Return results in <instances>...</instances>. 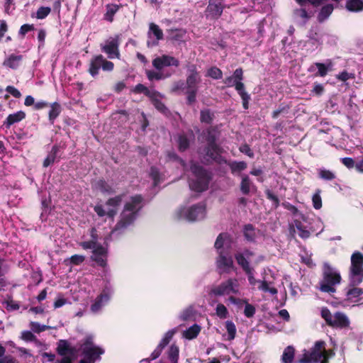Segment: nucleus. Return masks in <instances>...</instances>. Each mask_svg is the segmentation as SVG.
<instances>
[{
	"mask_svg": "<svg viewBox=\"0 0 363 363\" xmlns=\"http://www.w3.org/2000/svg\"><path fill=\"white\" fill-rule=\"evenodd\" d=\"M152 65L155 69L160 70L165 67H178L179 65V62L174 57L163 55L154 59L152 61Z\"/></svg>",
	"mask_w": 363,
	"mask_h": 363,
	"instance_id": "nucleus-22",
	"label": "nucleus"
},
{
	"mask_svg": "<svg viewBox=\"0 0 363 363\" xmlns=\"http://www.w3.org/2000/svg\"><path fill=\"white\" fill-rule=\"evenodd\" d=\"M245 238L249 240H252L255 237L254 228L252 225H247L245 227L244 230Z\"/></svg>",
	"mask_w": 363,
	"mask_h": 363,
	"instance_id": "nucleus-57",
	"label": "nucleus"
},
{
	"mask_svg": "<svg viewBox=\"0 0 363 363\" xmlns=\"http://www.w3.org/2000/svg\"><path fill=\"white\" fill-rule=\"evenodd\" d=\"M191 171L192 175L189 182L190 189L196 192L206 191L211 179L209 174L201 167L195 164H191Z\"/></svg>",
	"mask_w": 363,
	"mask_h": 363,
	"instance_id": "nucleus-4",
	"label": "nucleus"
},
{
	"mask_svg": "<svg viewBox=\"0 0 363 363\" xmlns=\"http://www.w3.org/2000/svg\"><path fill=\"white\" fill-rule=\"evenodd\" d=\"M254 189L255 186L251 182L249 177L247 175H242L240 184V190L242 193L244 194H247Z\"/></svg>",
	"mask_w": 363,
	"mask_h": 363,
	"instance_id": "nucleus-32",
	"label": "nucleus"
},
{
	"mask_svg": "<svg viewBox=\"0 0 363 363\" xmlns=\"http://www.w3.org/2000/svg\"><path fill=\"white\" fill-rule=\"evenodd\" d=\"M294 357V348L291 346H288L283 352L281 356L282 363H292Z\"/></svg>",
	"mask_w": 363,
	"mask_h": 363,
	"instance_id": "nucleus-35",
	"label": "nucleus"
},
{
	"mask_svg": "<svg viewBox=\"0 0 363 363\" xmlns=\"http://www.w3.org/2000/svg\"><path fill=\"white\" fill-rule=\"evenodd\" d=\"M119 39L118 36L109 38L104 44L101 45V50L105 52L110 59L120 58V52L118 49Z\"/></svg>",
	"mask_w": 363,
	"mask_h": 363,
	"instance_id": "nucleus-15",
	"label": "nucleus"
},
{
	"mask_svg": "<svg viewBox=\"0 0 363 363\" xmlns=\"http://www.w3.org/2000/svg\"><path fill=\"white\" fill-rule=\"evenodd\" d=\"M334 9V7L333 6V4H327L325 6H324L319 14H318V21L322 22L323 21H325V19H327L330 15L332 13Z\"/></svg>",
	"mask_w": 363,
	"mask_h": 363,
	"instance_id": "nucleus-36",
	"label": "nucleus"
},
{
	"mask_svg": "<svg viewBox=\"0 0 363 363\" xmlns=\"http://www.w3.org/2000/svg\"><path fill=\"white\" fill-rule=\"evenodd\" d=\"M223 9L222 0H209L205 11L206 16L211 19L218 18L221 16Z\"/></svg>",
	"mask_w": 363,
	"mask_h": 363,
	"instance_id": "nucleus-20",
	"label": "nucleus"
},
{
	"mask_svg": "<svg viewBox=\"0 0 363 363\" xmlns=\"http://www.w3.org/2000/svg\"><path fill=\"white\" fill-rule=\"evenodd\" d=\"M230 167L233 173L240 172L247 167V163L245 162H233L230 164Z\"/></svg>",
	"mask_w": 363,
	"mask_h": 363,
	"instance_id": "nucleus-46",
	"label": "nucleus"
},
{
	"mask_svg": "<svg viewBox=\"0 0 363 363\" xmlns=\"http://www.w3.org/2000/svg\"><path fill=\"white\" fill-rule=\"evenodd\" d=\"M321 316L329 325L333 327L342 328L347 327L350 324V320L345 314L337 312L333 315L326 308H322Z\"/></svg>",
	"mask_w": 363,
	"mask_h": 363,
	"instance_id": "nucleus-12",
	"label": "nucleus"
},
{
	"mask_svg": "<svg viewBox=\"0 0 363 363\" xmlns=\"http://www.w3.org/2000/svg\"><path fill=\"white\" fill-rule=\"evenodd\" d=\"M51 9L50 7H40L37 12L35 17L38 19H43L45 18L48 14L50 13Z\"/></svg>",
	"mask_w": 363,
	"mask_h": 363,
	"instance_id": "nucleus-51",
	"label": "nucleus"
},
{
	"mask_svg": "<svg viewBox=\"0 0 363 363\" xmlns=\"http://www.w3.org/2000/svg\"><path fill=\"white\" fill-rule=\"evenodd\" d=\"M231 242V238L228 234L220 233L218 236L214 245L217 253L229 252Z\"/></svg>",
	"mask_w": 363,
	"mask_h": 363,
	"instance_id": "nucleus-23",
	"label": "nucleus"
},
{
	"mask_svg": "<svg viewBox=\"0 0 363 363\" xmlns=\"http://www.w3.org/2000/svg\"><path fill=\"white\" fill-rule=\"evenodd\" d=\"M243 79V72L240 68L236 69L233 76L228 77L225 79L224 83L228 86H235L238 92L244 90V84L242 82Z\"/></svg>",
	"mask_w": 363,
	"mask_h": 363,
	"instance_id": "nucleus-21",
	"label": "nucleus"
},
{
	"mask_svg": "<svg viewBox=\"0 0 363 363\" xmlns=\"http://www.w3.org/2000/svg\"><path fill=\"white\" fill-rule=\"evenodd\" d=\"M85 259L84 256L79 255H72L69 258L70 263L74 265H78L82 263Z\"/></svg>",
	"mask_w": 363,
	"mask_h": 363,
	"instance_id": "nucleus-60",
	"label": "nucleus"
},
{
	"mask_svg": "<svg viewBox=\"0 0 363 363\" xmlns=\"http://www.w3.org/2000/svg\"><path fill=\"white\" fill-rule=\"evenodd\" d=\"M341 281L340 273L328 263L323 265V279L320 281V290L326 293H334L335 286Z\"/></svg>",
	"mask_w": 363,
	"mask_h": 363,
	"instance_id": "nucleus-6",
	"label": "nucleus"
},
{
	"mask_svg": "<svg viewBox=\"0 0 363 363\" xmlns=\"http://www.w3.org/2000/svg\"><path fill=\"white\" fill-rule=\"evenodd\" d=\"M57 352L61 356L75 355L74 349L71 347L65 340H61L57 347Z\"/></svg>",
	"mask_w": 363,
	"mask_h": 363,
	"instance_id": "nucleus-30",
	"label": "nucleus"
},
{
	"mask_svg": "<svg viewBox=\"0 0 363 363\" xmlns=\"http://www.w3.org/2000/svg\"><path fill=\"white\" fill-rule=\"evenodd\" d=\"M346 8L347 10L358 12L363 10V0H347Z\"/></svg>",
	"mask_w": 363,
	"mask_h": 363,
	"instance_id": "nucleus-34",
	"label": "nucleus"
},
{
	"mask_svg": "<svg viewBox=\"0 0 363 363\" xmlns=\"http://www.w3.org/2000/svg\"><path fill=\"white\" fill-rule=\"evenodd\" d=\"M213 118V114L208 110H203L201 111V121L204 123H209Z\"/></svg>",
	"mask_w": 363,
	"mask_h": 363,
	"instance_id": "nucleus-55",
	"label": "nucleus"
},
{
	"mask_svg": "<svg viewBox=\"0 0 363 363\" xmlns=\"http://www.w3.org/2000/svg\"><path fill=\"white\" fill-rule=\"evenodd\" d=\"M133 91L135 93H144L146 96H147L150 98H153L156 94V92L155 91L148 89L146 86L141 84H139L137 86H135L133 89Z\"/></svg>",
	"mask_w": 363,
	"mask_h": 363,
	"instance_id": "nucleus-44",
	"label": "nucleus"
},
{
	"mask_svg": "<svg viewBox=\"0 0 363 363\" xmlns=\"http://www.w3.org/2000/svg\"><path fill=\"white\" fill-rule=\"evenodd\" d=\"M239 94L242 100V106L245 109L248 108V103L250 99V95L245 91V89L240 92H239Z\"/></svg>",
	"mask_w": 363,
	"mask_h": 363,
	"instance_id": "nucleus-58",
	"label": "nucleus"
},
{
	"mask_svg": "<svg viewBox=\"0 0 363 363\" xmlns=\"http://www.w3.org/2000/svg\"><path fill=\"white\" fill-rule=\"evenodd\" d=\"M58 152V147L54 146L50 152L48 154L47 157L45 159L43 162V166L45 167H48L51 164H52L56 158L57 153Z\"/></svg>",
	"mask_w": 363,
	"mask_h": 363,
	"instance_id": "nucleus-43",
	"label": "nucleus"
},
{
	"mask_svg": "<svg viewBox=\"0 0 363 363\" xmlns=\"http://www.w3.org/2000/svg\"><path fill=\"white\" fill-rule=\"evenodd\" d=\"M216 134L217 133L214 130H208V135L206 136L208 140V147L205 150L206 155L204 156V160L207 162H209L211 160L220 162V149L215 143Z\"/></svg>",
	"mask_w": 363,
	"mask_h": 363,
	"instance_id": "nucleus-14",
	"label": "nucleus"
},
{
	"mask_svg": "<svg viewBox=\"0 0 363 363\" xmlns=\"http://www.w3.org/2000/svg\"><path fill=\"white\" fill-rule=\"evenodd\" d=\"M143 206V199L140 195L130 196L125 201L121 219L117 223L115 230H122L131 225L136 219L138 212Z\"/></svg>",
	"mask_w": 363,
	"mask_h": 363,
	"instance_id": "nucleus-1",
	"label": "nucleus"
},
{
	"mask_svg": "<svg viewBox=\"0 0 363 363\" xmlns=\"http://www.w3.org/2000/svg\"><path fill=\"white\" fill-rule=\"evenodd\" d=\"M150 176H151L152 179H153L154 184L155 186L157 185L160 182V173L156 168H155V167L151 168Z\"/></svg>",
	"mask_w": 363,
	"mask_h": 363,
	"instance_id": "nucleus-62",
	"label": "nucleus"
},
{
	"mask_svg": "<svg viewBox=\"0 0 363 363\" xmlns=\"http://www.w3.org/2000/svg\"><path fill=\"white\" fill-rule=\"evenodd\" d=\"M125 195H118L108 200L104 206L97 205L94 211L99 216H108L113 217L116 215L118 206L121 204Z\"/></svg>",
	"mask_w": 363,
	"mask_h": 363,
	"instance_id": "nucleus-13",
	"label": "nucleus"
},
{
	"mask_svg": "<svg viewBox=\"0 0 363 363\" xmlns=\"http://www.w3.org/2000/svg\"><path fill=\"white\" fill-rule=\"evenodd\" d=\"M91 238L90 241L82 242L80 243V246L84 250L92 249V259L99 265L104 267L106 264L107 250L105 247L98 244L99 235L94 228L91 230Z\"/></svg>",
	"mask_w": 363,
	"mask_h": 363,
	"instance_id": "nucleus-3",
	"label": "nucleus"
},
{
	"mask_svg": "<svg viewBox=\"0 0 363 363\" xmlns=\"http://www.w3.org/2000/svg\"><path fill=\"white\" fill-rule=\"evenodd\" d=\"M179 349L176 344H172L167 350V357L171 363H178Z\"/></svg>",
	"mask_w": 363,
	"mask_h": 363,
	"instance_id": "nucleus-33",
	"label": "nucleus"
},
{
	"mask_svg": "<svg viewBox=\"0 0 363 363\" xmlns=\"http://www.w3.org/2000/svg\"><path fill=\"white\" fill-rule=\"evenodd\" d=\"M146 74L147 78L151 81L153 79L160 80L163 78L162 74L158 72L147 70L146 71Z\"/></svg>",
	"mask_w": 363,
	"mask_h": 363,
	"instance_id": "nucleus-59",
	"label": "nucleus"
},
{
	"mask_svg": "<svg viewBox=\"0 0 363 363\" xmlns=\"http://www.w3.org/2000/svg\"><path fill=\"white\" fill-rule=\"evenodd\" d=\"M201 328L200 325L198 324H194L183 331L182 337L187 340L194 339L198 336L201 332Z\"/></svg>",
	"mask_w": 363,
	"mask_h": 363,
	"instance_id": "nucleus-28",
	"label": "nucleus"
},
{
	"mask_svg": "<svg viewBox=\"0 0 363 363\" xmlns=\"http://www.w3.org/2000/svg\"><path fill=\"white\" fill-rule=\"evenodd\" d=\"M60 112L61 107L58 103L55 102L50 105V110L49 111V120L51 123H54V121L60 115Z\"/></svg>",
	"mask_w": 363,
	"mask_h": 363,
	"instance_id": "nucleus-37",
	"label": "nucleus"
},
{
	"mask_svg": "<svg viewBox=\"0 0 363 363\" xmlns=\"http://www.w3.org/2000/svg\"><path fill=\"white\" fill-rule=\"evenodd\" d=\"M102 61H103V56L101 55L96 56L91 60V62L90 63L89 72L92 77H95L98 74Z\"/></svg>",
	"mask_w": 363,
	"mask_h": 363,
	"instance_id": "nucleus-29",
	"label": "nucleus"
},
{
	"mask_svg": "<svg viewBox=\"0 0 363 363\" xmlns=\"http://www.w3.org/2000/svg\"><path fill=\"white\" fill-rule=\"evenodd\" d=\"M349 277L352 285H357L362 281L363 255L359 252H355L352 255Z\"/></svg>",
	"mask_w": 363,
	"mask_h": 363,
	"instance_id": "nucleus-10",
	"label": "nucleus"
},
{
	"mask_svg": "<svg viewBox=\"0 0 363 363\" xmlns=\"http://www.w3.org/2000/svg\"><path fill=\"white\" fill-rule=\"evenodd\" d=\"M178 144L180 150H185L189 144V139L186 135H179L178 137Z\"/></svg>",
	"mask_w": 363,
	"mask_h": 363,
	"instance_id": "nucleus-50",
	"label": "nucleus"
},
{
	"mask_svg": "<svg viewBox=\"0 0 363 363\" xmlns=\"http://www.w3.org/2000/svg\"><path fill=\"white\" fill-rule=\"evenodd\" d=\"M6 91L15 98H20L21 96V92L14 86H8L6 88Z\"/></svg>",
	"mask_w": 363,
	"mask_h": 363,
	"instance_id": "nucleus-64",
	"label": "nucleus"
},
{
	"mask_svg": "<svg viewBox=\"0 0 363 363\" xmlns=\"http://www.w3.org/2000/svg\"><path fill=\"white\" fill-rule=\"evenodd\" d=\"M206 209L204 203L183 206L176 212V216L178 219H184L188 221L202 220L206 217Z\"/></svg>",
	"mask_w": 363,
	"mask_h": 363,
	"instance_id": "nucleus-8",
	"label": "nucleus"
},
{
	"mask_svg": "<svg viewBox=\"0 0 363 363\" xmlns=\"http://www.w3.org/2000/svg\"><path fill=\"white\" fill-rule=\"evenodd\" d=\"M333 65V62L330 60H328L327 62L325 64L316 62L311 66L310 70L313 71L314 67H315L318 69L317 75L324 77L327 74L328 71H330L332 69Z\"/></svg>",
	"mask_w": 363,
	"mask_h": 363,
	"instance_id": "nucleus-27",
	"label": "nucleus"
},
{
	"mask_svg": "<svg viewBox=\"0 0 363 363\" xmlns=\"http://www.w3.org/2000/svg\"><path fill=\"white\" fill-rule=\"evenodd\" d=\"M158 95L159 94L156 92L155 96L153 98L150 99L152 100L153 104L157 110H159L162 113H166L167 108L165 106L157 99Z\"/></svg>",
	"mask_w": 363,
	"mask_h": 363,
	"instance_id": "nucleus-52",
	"label": "nucleus"
},
{
	"mask_svg": "<svg viewBox=\"0 0 363 363\" xmlns=\"http://www.w3.org/2000/svg\"><path fill=\"white\" fill-rule=\"evenodd\" d=\"M363 294V291L360 288L353 287L350 289L347 292V297L348 300L353 302L357 301V298Z\"/></svg>",
	"mask_w": 363,
	"mask_h": 363,
	"instance_id": "nucleus-40",
	"label": "nucleus"
},
{
	"mask_svg": "<svg viewBox=\"0 0 363 363\" xmlns=\"http://www.w3.org/2000/svg\"><path fill=\"white\" fill-rule=\"evenodd\" d=\"M238 259V264L242 268L244 272L247 276V280L249 284L254 288L257 285V289L263 292H268L272 295L277 294V289L274 286V275L271 270H268L272 279L268 277V273L265 272V275L263 277L262 280L257 279L254 276V270L250 265L245 262H243L241 258Z\"/></svg>",
	"mask_w": 363,
	"mask_h": 363,
	"instance_id": "nucleus-2",
	"label": "nucleus"
},
{
	"mask_svg": "<svg viewBox=\"0 0 363 363\" xmlns=\"http://www.w3.org/2000/svg\"><path fill=\"white\" fill-rule=\"evenodd\" d=\"M26 118V113L23 111H18L14 113L9 114L6 119L4 121V125L7 128H10L13 124L18 123Z\"/></svg>",
	"mask_w": 363,
	"mask_h": 363,
	"instance_id": "nucleus-26",
	"label": "nucleus"
},
{
	"mask_svg": "<svg viewBox=\"0 0 363 363\" xmlns=\"http://www.w3.org/2000/svg\"><path fill=\"white\" fill-rule=\"evenodd\" d=\"M324 341H317L311 351H306L300 359L301 363H326L328 357L333 355L330 350H325Z\"/></svg>",
	"mask_w": 363,
	"mask_h": 363,
	"instance_id": "nucleus-5",
	"label": "nucleus"
},
{
	"mask_svg": "<svg viewBox=\"0 0 363 363\" xmlns=\"http://www.w3.org/2000/svg\"><path fill=\"white\" fill-rule=\"evenodd\" d=\"M119 9V6L116 4H108L106 6V12L105 13V18L111 22L113 18V16Z\"/></svg>",
	"mask_w": 363,
	"mask_h": 363,
	"instance_id": "nucleus-42",
	"label": "nucleus"
},
{
	"mask_svg": "<svg viewBox=\"0 0 363 363\" xmlns=\"http://www.w3.org/2000/svg\"><path fill=\"white\" fill-rule=\"evenodd\" d=\"M164 34L162 30L154 23L149 24V29L147 31V45L148 47H154L158 45L159 41L162 40Z\"/></svg>",
	"mask_w": 363,
	"mask_h": 363,
	"instance_id": "nucleus-18",
	"label": "nucleus"
},
{
	"mask_svg": "<svg viewBox=\"0 0 363 363\" xmlns=\"http://www.w3.org/2000/svg\"><path fill=\"white\" fill-rule=\"evenodd\" d=\"M228 301L233 304L235 305H240L241 303H245V310H244V314L247 318H251L254 315L255 313V308L247 303V301L246 299H240L237 298L235 296H230L228 298Z\"/></svg>",
	"mask_w": 363,
	"mask_h": 363,
	"instance_id": "nucleus-25",
	"label": "nucleus"
},
{
	"mask_svg": "<svg viewBox=\"0 0 363 363\" xmlns=\"http://www.w3.org/2000/svg\"><path fill=\"white\" fill-rule=\"evenodd\" d=\"M225 329H226L227 333H228L227 340H230V341L234 340L235 337L236 331H237L235 325L234 324V323L233 321L227 320L225 323Z\"/></svg>",
	"mask_w": 363,
	"mask_h": 363,
	"instance_id": "nucleus-38",
	"label": "nucleus"
},
{
	"mask_svg": "<svg viewBox=\"0 0 363 363\" xmlns=\"http://www.w3.org/2000/svg\"><path fill=\"white\" fill-rule=\"evenodd\" d=\"M298 4H301L303 5H307L309 8H313L315 6H318L321 4L323 2L326 0H296Z\"/></svg>",
	"mask_w": 363,
	"mask_h": 363,
	"instance_id": "nucleus-47",
	"label": "nucleus"
},
{
	"mask_svg": "<svg viewBox=\"0 0 363 363\" xmlns=\"http://www.w3.org/2000/svg\"><path fill=\"white\" fill-rule=\"evenodd\" d=\"M319 177L325 180H332L335 179V176L333 172L325 169H320L318 170Z\"/></svg>",
	"mask_w": 363,
	"mask_h": 363,
	"instance_id": "nucleus-48",
	"label": "nucleus"
},
{
	"mask_svg": "<svg viewBox=\"0 0 363 363\" xmlns=\"http://www.w3.org/2000/svg\"><path fill=\"white\" fill-rule=\"evenodd\" d=\"M79 350L82 352L85 357V359L81 360L80 363H94L104 353V350L95 345L92 336L90 335L81 341Z\"/></svg>",
	"mask_w": 363,
	"mask_h": 363,
	"instance_id": "nucleus-7",
	"label": "nucleus"
},
{
	"mask_svg": "<svg viewBox=\"0 0 363 363\" xmlns=\"http://www.w3.org/2000/svg\"><path fill=\"white\" fill-rule=\"evenodd\" d=\"M211 294L215 296H233L240 294V287L237 279H228L211 289Z\"/></svg>",
	"mask_w": 363,
	"mask_h": 363,
	"instance_id": "nucleus-9",
	"label": "nucleus"
},
{
	"mask_svg": "<svg viewBox=\"0 0 363 363\" xmlns=\"http://www.w3.org/2000/svg\"><path fill=\"white\" fill-rule=\"evenodd\" d=\"M49 327L40 325L38 323L36 322H32L30 323V328L31 330L35 333H40L42 331H45L46 329H48Z\"/></svg>",
	"mask_w": 363,
	"mask_h": 363,
	"instance_id": "nucleus-56",
	"label": "nucleus"
},
{
	"mask_svg": "<svg viewBox=\"0 0 363 363\" xmlns=\"http://www.w3.org/2000/svg\"><path fill=\"white\" fill-rule=\"evenodd\" d=\"M216 266L220 272L228 273L233 269V261L229 252L218 254Z\"/></svg>",
	"mask_w": 363,
	"mask_h": 363,
	"instance_id": "nucleus-19",
	"label": "nucleus"
},
{
	"mask_svg": "<svg viewBox=\"0 0 363 363\" xmlns=\"http://www.w3.org/2000/svg\"><path fill=\"white\" fill-rule=\"evenodd\" d=\"M112 293V289L109 286H106L91 304V312L94 313L100 312L102 308L109 301Z\"/></svg>",
	"mask_w": 363,
	"mask_h": 363,
	"instance_id": "nucleus-17",
	"label": "nucleus"
},
{
	"mask_svg": "<svg viewBox=\"0 0 363 363\" xmlns=\"http://www.w3.org/2000/svg\"><path fill=\"white\" fill-rule=\"evenodd\" d=\"M337 79L342 82H346L348 79H352L354 78V76L353 74L348 73L347 72H342L337 75Z\"/></svg>",
	"mask_w": 363,
	"mask_h": 363,
	"instance_id": "nucleus-61",
	"label": "nucleus"
},
{
	"mask_svg": "<svg viewBox=\"0 0 363 363\" xmlns=\"http://www.w3.org/2000/svg\"><path fill=\"white\" fill-rule=\"evenodd\" d=\"M216 315L220 319H225L229 316L226 306L223 303H218L215 308Z\"/></svg>",
	"mask_w": 363,
	"mask_h": 363,
	"instance_id": "nucleus-41",
	"label": "nucleus"
},
{
	"mask_svg": "<svg viewBox=\"0 0 363 363\" xmlns=\"http://www.w3.org/2000/svg\"><path fill=\"white\" fill-rule=\"evenodd\" d=\"M295 225L297 229V233L300 237H301L302 238H307L309 237V235H310L309 231L303 228L299 222H296Z\"/></svg>",
	"mask_w": 363,
	"mask_h": 363,
	"instance_id": "nucleus-54",
	"label": "nucleus"
},
{
	"mask_svg": "<svg viewBox=\"0 0 363 363\" xmlns=\"http://www.w3.org/2000/svg\"><path fill=\"white\" fill-rule=\"evenodd\" d=\"M313 206L315 209H320L322 207V199L320 196V191H318L313 194Z\"/></svg>",
	"mask_w": 363,
	"mask_h": 363,
	"instance_id": "nucleus-53",
	"label": "nucleus"
},
{
	"mask_svg": "<svg viewBox=\"0 0 363 363\" xmlns=\"http://www.w3.org/2000/svg\"><path fill=\"white\" fill-rule=\"evenodd\" d=\"M189 75L186 78V91L187 94V100L189 104L195 101L196 96L198 91V84L201 82V77L197 72L196 67L191 65L188 68Z\"/></svg>",
	"mask_w": 363,
	"mask_h": 363,
	"instance_id": "nucleus-11",
	"label": "nucleus"
},
{
	"mask_svg": "<svg viewBox=\"0 0 363 363\" xmlns=\"http://www.w3.org/2000/svg\"><path fill=\"white\" fill-rule=\"evenodd\" d=\"M206 76L214 79H220L223 77V72L219 68L213 67L208 69Z\"/></svg>",
	"mask_w": 363,
	"mask_h": 363,
	"instance_id": "nucleus-45",
	"label": "nucleus"
},
{
	"mask_svg": "<svg viewBox=\"0 0 363 363\" xmlns=\"http://www.w3.org/2000/svg\"><path fill=\"white\" fill-rule=\"evenodd\" d=\"M177 328H173L172 330H168L167 333H164L163 337L160 340V345L161 347L164 348L169 342L171 341L174 335L177 333Z\"/></svg>",
	"mask_w": 363,
	"mask_h": 363,
	"instance_id": "nucleus-39",
	"label": "nucleus"
},
{
	"mask_svg": "<svg viewBox=\"0 0 363 363\" xmlns=\"http://www.w3.org/2000/svg\"><path fill=\"white\" fill-rule=\"evenodd\" d=\"M194 309L192 307L185 308L179 315V318L182 320H188L193 317Z\"/></svg>",
	"mask_w": 363,
	"mask_h": 363,
	"instance_id": "nucleus-49",
	"label": "nucleus"
},
{
	"mask_svg": "<svg viewBox=\"0 0 363 363\" xmlns=\"http://www.w3.org/2000/svg\"><path fill=\"white\" fill-rule=\"evenodd\" d=\"M255 257V256L254 252L252 251H250L248 250H245L242 252H238L235 255V258L238 263V258L240 257V258H241V259H242L243 262H245L247 264V265H250V262H254L255 264H257L260 261L262 260V257L260 256L256 257Z\"/></svg>",
	"mask_w": 363,
	"mask_h": 363,
	"instance_id": "nucleus-24",
	"label": "nucleus"
},
{
	"mask_svg": "<svg viewBox=\"0 0 363 363\" xmlns=\"http://www.w3.org/2000/svg\"><path fill=\"white\" fill-rule=\"evenodd\" d=\"M298 5L299 8L294 11L293 18L298 24L304 25L313 16L315 11L313 8L308 7L306 4H298Z\"/></svg>",
	"mask_w": 363,
	"mask_h": 363,
	"instance_id": "nucleus-16",
	"label": "nucleus"
},
{
	"mask_svg": "<svg viewBox=\"0 0 363 363\" xmlns=\"http://www.w3.org/2000/svg\"><path fill=\"white\" fill-rule=\"evenodd\" d=\"M101 67H102V69L104 71H112L114 65L113 62L107 61L103 57V61L101 62Z\"/></svg>",
	"mask_w": 363,
	"mask_h": 363,
	"instance_id": "nucleus-63",
	"label": "nucleus"
},
{
	"mask_svg": "<svg viewBox=\"0 0 363 363\" xmlns=\"http://www.w3.org/2000/svg\"><path fill=\"white\" fill-rule=\"evenodd\" d=\"M21 60V55H11L4 60L3 65L11 69H16L19 66Z\"/></svg>",
	"mask_w": 363,
	"mask_h": 363,
	"instance_id": "nucleus-31",
	"label": "nucleus"
}]
</instances>
